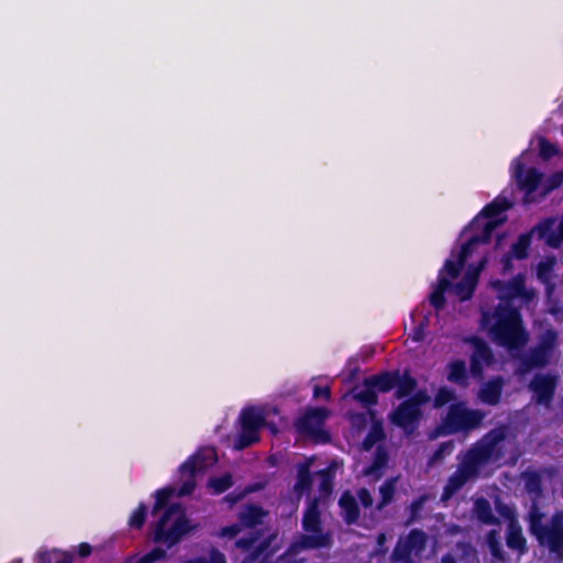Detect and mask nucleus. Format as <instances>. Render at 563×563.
<instances>
[{
  "label": "nucleus",
  "instance_id": "obj_52",
  "mask_svg": "<svg viewBox=\"0 0 563 563\" xmlns=\"http://www.w3.org/2000/svg\"><path fill=\"white\" fill-rule=\"evenodd\" d=\"M563 243V213L558 227V234H551L548 245L553 249H559Z\"/></svg>",
  "mask_w": 563,
  "mask_h": 563
},
{
  "label": "nucleus",
  "instance_id": "obj_42",
  "mask_svg": "<svg viewBox=\"0 0 563 563\" xmlns=\"http://www.w3.org/2000/svg\"><path fill=\"white\" fill-rule=\"evenodd\" d=\"M146 514L147 507L144 503H141L130 516L129 526L134 529H141L145 523Z\"/></svg>",
  "mask_w": 563,
  "mask_h": 563
},
{
  "label": "nucleus",
  "instance_id": "obj_35",
  "mask_svg": "<svg viewBox=\"0 0 563 563\" xmlns=\"http://www.w3.org/2000/svg\"><path fill=\"white\" fill-rule=\"evenodd\" d=\"M37 563H73V556L58 550L44 551L38 554Z\"/></svg>",
  "mask_w": 563,
  "mask_h": 563
},
{
  "label": "nucleus",
  "instance_id": "obj_40",
  "mask_svg": "<svg viewBox=\"0 0 563 563\" xmlns=\"http://www.w3.org/2000/svg\"><path fill=\"white\" fill-rule=\"evenodd\" d=\"M388 463V453L382 446H378L372 464L365 470V474H374L384 468Z\"/></svg>",
  "mask_w": 563,
  "mask_h": 563
},
{
  "label": "nucleus",
  "instance_id": "obj_10",
  "mask_svg": "<svg viewBox=\"0 0 563 563\" xmlns=\"http://www.w3.org/2000/svg\"><path fill=\"white\" fill-rule=\"evenodd\" d=\"M329 410L323 407H312L296 419L294 426L298 433L312 439L316 443H329L331 434L323 429Z\"/></svg>",
  "mask_w": 563,
  "mask_h": 563
},
{
  "label": "nucleus",
  "instance_id": "obj_29",
  "mask_svg": "<svg viewBox=\"0 0 563 563\" xmlns=\"http://www.w3.org/2000/svg\"><path fill=\"white\" fill-rule=\"evenodd\" d=\"M312 487V475L310 472V463H300L297 467L296 483L294 486L295 492L302 494L309 492Z\"/></svg>",
  "mask_w": 563,
  "mask_h": 563
},
{
  "label": "nucleus",
  "instance_id": "obj_4",
  "mask_svg": "<svg viewBox=\"0 0 563 563\" xmlns=\"http://www.w3.org/2000/svg\"><path fill=\"white\" fill-rule=\"evenodd\" d=\"M301 526L306 533L299 534L292 541L290 550L301 552L305 550H317L329 548L332 544V537L323 531L319 499L313 498L306 508Z\"/></svg>",
  "mask_w": 563,
  "mask_h": 563
},
{
  "label": "nucleus",
  "instance_id": "obj_45",
  "mask_svg": "<svg viewBox=\"0 0 563 563\" xmlns=\"http://www.w3.org/2000/svg\"><path fill=\"white\" fill-rule=\"evenodd\" d=\"M563 184V173L556 172L553 173L549 178L547 179L541 197H545L548 194H550L552 190L559 188Z\"/></svg>",
  "mask_w": 563,
  "mask_h": 563
},
{
  "label": "nucleus",
  "instance_id": "obj_17",
  "mask_svg": "<svg viewBox=\"0 0 563 563\" xmlns=\"http://www.w3.org/2000/svg\"><path fill=\"white\" fill-rule=\"evenodd\" d=\"M512 208V202L507 198L496 197L493 201L487 203L482 211L471 222L473 230L481 229L482 218L486 219L485 222L501 221L500 225L506 221V217L501 216L504 212Z\"/></svg>",
  "mask_w": 563,
  "mask_h": 563
},
{
  "label": "nucleus",
  "instance_id": "obj_46",
  "mask_svg": "<svg viewBox=\"0 0 563 563\" xmlns=\"http://www.w3.org/2000/svg\"><path fill=\"white\" fill-rule=\"evenodd\" d=\"M165 558H166V550H164L159 547H156V548L152 549L150 552L142 555L137 560V563H154L156 561L164 560Z\"/></svg>",
  "mask_w": 563,
  "mask_h": 563
},
{
  "label": "nucleus",
  "instance_id": "obj_60",
  "mask_svg": "<svg viewBox=\"0 0 563 563\" xmlns=\"http://www.w3.org/2000/svg\"><path fill=\"white\" fill-rule=\"evenodd\" d=\"M243 496H244V495H243V494H241V493H239V494L230 493V494H228V495L224 497V499H225V501H228L229 504L234 505V504H236L240 499H242V498H243Z\"/></svg>",
  "mask_w": 563,
  "mask_h": 563
},
{
  "label": "nucleus",
  "instance_id": "obj_9",
  "mask_svg": "<svg viewBox=\"0 0 563 563\" xmlns=\"http://www.w3.org/2000/svg\"><path fill=\"white\" fill-rule=\"evenodd\" d=\"M240 432L235 439L234 448L244 450L260 442V431L267 424L265 413L254 406L245 407L239 416Z\"/></svg>",
  "mask_w": 563,
  "mask_h": 563
},
{
  "label": "nucleus",
  "instance_id": "obj_49",
  "mask_svg": "<svg viewBox=\"0 0 563 563\" xmlns=\"http://www.w3.org/2000/svg\"><path fill=\"white\" fill-rule=\"evenodd\" d=\"M186 476H187V478L183 482V484L180 485V487L178 489V495L181 497L191 495L196 488V479H195L196 476H191V475H186Z\"/></svg>",
  "mask_w": 563,
  "mask_h": 563
},
{
  "label": "nucleus",
  "instance_id": "obj_56",
  "mask_svg": "<svg viewBox=\"0 0 563 563\" xmlns=\"http://www.w3.org/2000/svg\"><path fill=\"white\" fill-rule=\"evenodd\" d=\"M426 501H427V497L420 496L411 503L410 510H411L412 516H415L423 507Z\"/></svg>",
  "mask_w": 563,
  "mask_h": 563
},
{
  "label": "nucleus",
  "instance_id": "obj_33",
  "mask_svg": "<svg viewBox=\"0 0 563 563\" xmlns=\"http://www.w3.org/2000/svg\"><path fill=\"white\" fill-rule=\"evenodd\" d=\"M467 369L463 360H455L449 364L448 380L459 385L467 384Z\"/></svg>",
  "mask_w": 563,
  "mask_h": 563
},
{
  "label": "nucleus",
  "instance_id": "obj_24",
  "mask_svg": "<svg viewBox=\"0 0 563 563\" xmlns=\"http://www.w3.org/2000/svg\"><path fill=\"white\" fill-rule=\"evenodd\" d=\"M506 544L509 549L517 551L519 554H525L528 551L527 540L522 533V529L515 519H511L508 523Z\"/></svg>",
  "mask_w": 563,
  "mask_h": 563
},
{
  "label": "nucleus",
  "instance_id": "obj_39",
  "mask_svg": "<svg viewBox=\"0 0 563 563\" xmlns=\"http://www.w3.org/2000/svg\"><path fill=\"white\" fill-rule=\"evenodd\" d=\"M560 148L556 144L550 142L545 136L539 137V156L543 161H549L558 156Z\"/></svg>",
  "mask_w": 563,
  "mask_h": 563
},
{
  "label": "nucleus",
  "instance_id": "obj_23",
  "mask_svg": "<svg viewBox=\"0 0 563 563\" xmlns=\"http://www.w3.org/2000/svg\"><path fill=\"white\" fill-rule=\"evenodd\" d=\"M505 380L495 376L486 382L478 391V398L486 405L496 406L500 402Z\"/></svg>",
  "mask_w": 563,
  "mask_h": 563
},
{
  "label": "nucleus",
  "instance_id": "obj_59",
  "mask_svg": "<svg viewBox=\"0 0 563 563\" xmlns=\"http://www.w3.org/2000/svg\"><path fill=\"white\" fill-rule=\"evenodd\" d=\"M453 448V444L452 442H443L440 444L439 449L437 450V452L434 453V456L435 457H439L441 456L444 452L446 451H451Z\"/></svg>",
  "mask_w": 563,
  "mask_h": 563
},
{
  "label": "nucleus",
  "instance_id": "obj_57",
  "mask_svg": "<svg viewBox=\"0 0 563 563\" xmlns=\"http://www.w3.org/2000/svg\"><path fill=\"white\" fill-rule=\"evenodd\" d=\"M92 548L89 543L82 542L78 547V555L80 558H87L91 554Z\"/></svg>",
  "mask_w": 563,
  "mask_h": 563
},
{
  "label": "nucleus",
  "instance_id": "obj_21",
  "mask_svg": "<svg viewBox=\"0 0 563 563\" xmlns=\"http://www.w3.org/2000/svg\"><path fill=\"white\" fill-rule=\"evenodd\" d=\"M485 262L484 260L476 269H468L455 285L452 284L451 289L460 301H467L473 297L478 284L479 272L484 267Z\"/></svg>",
  "mask_w": 563,
  "mask_h": 563
},
{
  "label": "nucleus",
  "instance_id": "obj_12",
  "mask_svg": "<svg viewBox=\"0 0 563 563\" xmlns=\"http://www.w3.org/2000/svg\"><path fill=\"white\" fill-rule=\"evenodd\" d=\"M558 383L559 377L555 374H536L528 384V389L532 393L534 404L550 408L554 400Z\"/></svg>",
  "mask_w": 563,
  "mask_h": 563
},
{
  "label": "nucleus",
  "instance_id": "obj_1",
  "mask_svg": "<svg viewBox=\"0 0 563 563\" xmlns=\"http://www.w3.org/2000/svg\"><path fill=\"white\" fill-rule=\"evenodd\" d=\"M173 494L174 489L172 487L157 489L155 493V504L152 509L153 515L164 509L155 525L153 541L166 544L168 549L177 545L184 537L195 530L180 504L168 505Z\"/></svg>",
  "mask_w": 563,
  "mask_h": 563
},
{
  "label": "nucleus",
  "instance_id": "obj_3",
  "mask_svg": "<svg viewBox=\"0 0 563 563\" xmlns=\"http://www.w3.org/2000/svg\"><path fill=\"white\" fill-rule=\"evenodd\" d=\"M266 511L258 505L247 504L238 514V518L243 528L252 529L246 537L235 541V547L247 553L245 561L254 562L261 556L267 558L275 553L272 549V542L276 534L263 537V530L256 529L262 523Z\"/></svg>",
  "mask_w": 563,
  "mask_h": 563
},
{
  "label": "nucleus",
  "instance_id": "obj_43",
  "mask_svg": "<svg viewBox=\"0 0 563 563\" xmlns=\"http://www.w3.org/2000/svg\"><path fill=\"white\" fill-rule=\"evenodd\" d=\"M185 563H227L225 555L218 549H211L209 559L205 556H197L187 560Z\"/></svg>",
  "mask_w": 563,
  "mask_h": 563
},
{
  "label": "nucleus",
  "instance_id": "obj_31",
  "mask_svg": "<svg viewBox=\"0 0 563 563\" xmlns=\"http://www.w3.org/2000/svg\"><path fill=\"white\" fill-rule=\"evenodd\" d=\"M532 242V232H526L518 236L517 241L511 245L509 253L516 260H525L529 255V250Z\"/></svg>",
  "mask_w": 563,
  "mask_h": 563
},
{
  "label": "nucleus",
  "instance_id": "obj_36",
  "mask_svg": "<svg viewBox=\"0 0 563 563\" xmlns=\"http://www.w3.org/2000/svg\"><path fill=\"white\" fill-rule=\"evenodd\" d=\"M486 542L489 548L490 554L499 561H505V553L497 530H490L487 533Z\"/></svg>",
  "mask_w": 563,
  "mask_h": 563
},
{
  "label": "nucleus",
  "instance_id": "obj_61",
  "mask_svg": "<svg viewBox=\"0 0 563 563\" xmlns=\"http://www.w3.org/2000/svg\"><path fill=\"white\" fill-rule=\"evenodd\" d=\"M423 339V324L421 323L413 330L412 340L419 342Z\"/></svg>",
  "mask_w": 563,
  "mask_h": 563
},
{
  "label": "nucleus",
  "instance_id": "obj_47",
  "mask_svg": "<svg viewBox=\"0 0 563 563\" xmlns=\"http://www.w3.org/2000/svg\"><path fill=\"white\" fill-rule=\"evenodd\" d=\"M407 400L418 409H422V407L430 401V396L426 389H419L413 391L412 395L407 398Z\"/></svg>",
  "mask_w": 563,
  "mask_h": 563
},
{
  "label": "nucleus",
  "instance_id": "obj_37",
  "mask_svg": "<svg viewBox=\"0 0 563 563\" xmlns=\"http://www.w3.org/2000/svg\"><path fill=\"white\" fill-rule=\"evenodd\" d=\"M208 486L213 489L216 495L223 494L233 486V478L230 473H225L218 477H211L208 482Z\"/></svg>",
  "mask_w": 563,
  "mask_h": 563
},
{
  "label": "nucleus",
  "instance_id": "obj_50",
  "mask_svg": "<svg viewBox=\"0 0 563 563\" xmlns=\"http://www.w3.org/2000/svg\"><path fill=\"white\" fill-rule=\"evenodd\" d=\"M243 529V526L240 523V521H238L236 523L221 528L219 536L233 539L240 534Z\"/></svg>",
  "mask_w": 563,
  "mask_h": 563
},
{
  "label": "nucleus",
  "instance_id": "obj_34",
  "mask_svg": "<svg viewBox=\"0 0 563 563\" xmlns=\"http://www.w3.org/2000/svg\"><path fill=\"white\" fill-rule=\"evenodd\" d=\"M404 539L412 548L416 554H420L424 551L428 542L427 533L418 528L411 529Z\"/></svg>",
  "mask_w": 563,
  "mask_h": 563
},
{
  "label": "nucleus",
  "instance_id": "obj_30",
  "mask_svg": "<svg viewBox=\"0 0 563 563\" xmlns=\"http://www.w3.org/2000/svg\"><path fill=\"white\" fill-rule=\"evenodd\" d=\"M397 481L398 477H390L387 478L379 486L380 500L377 503L375 507L377 511H382L386 506H388L394 500Z\"/></svg>",
  "mask_w": 563,
  "mask_h": 563
},
{
  "label": "nucleus",
  "instance_id": "obj_28",
  "mask_svg": "<svg viewBox=\"0 0 563 563\" xmlns=\"http://www.w3.org/2000/svg\"><path fill=\"white\" fill-rule=\"evenodd\" d=\"M417 379L410 375L408 371H405L404 374H400V371L398 369V383L395 387V397L396 399H407L412 395V393L417 388Z\"/></svg>",
  "mask_w": 563,
  "mask_h": 563
},
{
  "label": "nucleus",
  "instance_id": "obj_51",
  "mask_svg": "<svg viewBox=\"0 0 563 563\" xmlns=\"http://www.w3.org/2000/svg\"><path fill=\"white\" fill-rule=\"evenodd\" d=\"M320 476H321L320 490L322 493L330 494L333 488L332 476L330 474V471L329 470L320 471Z\"/></svg>",
  "mask_w": 563,
  "mask_h": 563
},
{
  "label": "nucleus",
  "instance_id": "obj_20",
  "mask_svg": "<svg viewBox=\"0 0 563 563\" xmlns=\"http://www.w3.org/2000/svg\"><path fill=\"white\" fill-rule=\"evenodd\" d=\"M500 222L501 221L484 222L481 232L472 235L467 241H465L462 244L457 257L465 263L466 260L473 253L474 247L476 245L489 243L492 240L493 232L500 225Z\"/></svg>",
  "mask_w": 563,
  "mask_h": 563
},
{
  "label": "nucleus",
  "instance_id": "obj_44",
  "mask_svg": "<svg viewBox=\"0 0 563 563\" xmlns=\"http://www.w3.org/2000/svg\"><path fill=\"white\" fill-rule=\"evenodd\" d=\"M464 264L465 263L459 257L456 261L446 260L440 273L442 276H444L443 273L445 272L451 278H456L460 275Z\"/></svg>",
  "mask_w": 563,
  "mask_h": 563
},
{
  "label": "nucleus",
  "instance_id": "obj_11",
  "mask_svg": "<svg viewBox=\"0 0 563 563\" xmlns=\"http://www.w3.org/2000/svg\"><path fill=\"white\" fill-rule=\"evenodd\" d=\"M422 418L423 410L418 409L407 399H404L388 415L390 423L401 429L408 437L412 435L418 430Z\"/></svg>",
  "mask_w": 563,
  "mask_h": 563
},
{
  "label": "nucleus",
  "instance_id": "obj_14",
  "mask_svg": "<svg viewBox=\"0 0 563 563\" xmlns=\"http://www.w3.org/2000/svg\"><path fill=\"white\" fill-rule=\"evenodd\" d=\"M501 301L499 305H511L516 298H530L526 289V276L521 273L515 275L510 280L496 279L492 283Z\"/></svg>",
  "mask_w": 563,
  "mask_h": 563
},
{
  "label": "nucleus",
  "instance_id": "obj_15",
  "mask_svg": "<svg viewBox=\"0 0 563 563\" xmlns=\"http://www.w3.org/2000/svg\"><path fill=\"white\" fill-rule=\"evenodd\" d=\"M503 434L499 433L488 441L477 443L467 451L462 462L470 465L472 470L478 475L481 466L492 460L495 448L497 443L503 440Z\"/></svg>",
  "mask_w": 563,
  "mask_h": 563
},
{
  "label": "nucleus",
  "instance_id": "obj_8",
  "mask_svg": "<svg viewBox=\"0 0 563 563\" xmlns=\"http://www.w3.org/2000/svg\"><path fill=\"white\" fill-rule=\"evenodd\" d=\"M398 383V369L383 371L363 379V388L354 387L351 391L353 399L364 408L378 404V394H387L395 389Z\"/></svg>",
  "mask_w": 563,
  "mask_h": 563
},
{
  "label": "nucleus",
  "instance_id": "obj_62",
  "mask_svg": "<svg viewBox=\"0 0 563 563\" xmlns=\"http://www.w3.org/2000/svg\"><path fill=\"white\" fill-rule=\"evenodd\" d=\"M441 563H457L456 559L451 553H445L441 558Z\"/></svg>",
  "mask_w": 563,
  "mask_h": 563
},
{
  "label": "nucleus",
  "instance_id": "obj_2",
  "mask_svg": "<svg viewBox=\"0 0 563 563\" xmlns=\"http://www.w3.org/2000/svg\"><path fill=\"white\" fill-rule=\"evenodd\" d=\"M484 327L489 325V333L494 342L508 351H520L529 342V332L525 327L519 308L511 305H497L489 313L482 314Z\"/></svg>",
  "mask_w": 563,
  "mask_h": 563
},
{
  "label": "nucleus",
  "instance_id": "obj_48",
  "mask_svg": "<svg viewBox=\"0 0 563 563\" xmlns=\"http://www.w3.org/2000/svg\"><path fill=\"white\" fill-rule=\"evenodd\" d=\"M366 409H367V412H353L350 415V422L354 428L361 430L367 426L368 417H369V409H373V407H369Z\"/></svg>",
  "mask_w": 563,
  "mask_h": 563
},
{
  "label": "nucleus",
  "instance_id": "obj_6",
  "mask_svg": "<svg viewBox=\"0 0 563 563\" xmlns=\"http://www.w3.org/2000/svg\"><path fill=\"white\" fill-rule=\"evenodd\" d=\"M485 418L479 409H470L464 401L453 402L449 406L446 415L442 418L437 432L440 435H452L460 432L468 433L478 429Z\"/></svg>",
  "mask_w": 563,
  "mask_h": 563
},
{
  "label": "nucleus",
  "instance_id": "obj_32",
  "mask_svg": "<svg viewBox=\"0 0 563 563\" xmlns=\"http://www.w3.org/2000/svg\"><path fill=\"white\" fill-rule=\"evenodd\" d=\"M412 553H415L412 548L404 538H400L393 550L390 559L394 563H415Z\"/></svg>",
  "mask_w": 563,
  "mask_h": 563
},
{
  "label": "nucleus",
  "instance_id": "obj_27",
  "mask_svg": "<svg viewBox=\"0 0 563 563\" xmlns=\"http://www.w3.org/2000/svg\"><path fill=\"white\" fill-rule=\"evenodd\" d=\"M474 514L476 519L484 525H499L500 520L494 515L490 503L479 497L474 501Z\"/></svg>",
  "mask_w": 563,
  "mask_h": 563
},
{
  "label": "nucleus",
  "instance_id": "obj_26",
  "mask_svg": "<svg viewBox=\"0 0 563 563\" xmlns=\"http://www.w3.org/2000/svg\"><path fill=\"white\" fill-rule=\"evenodd\" d=\"M452 288V282L445 277L442 276L441 273H439L438 276V284L434 286L433 290L431 291L429 296L430 305L435 310H442L445 306V292L448 290H451Z\"/></svg>",
  "mask_w": 563,
  "mask_h": 563
},
{
  "label": "nucleus",
  "instance_id": "obj_5",
  "mask_svg": "<svg viewBox=\"0 0 563 563\" xmlns=\"http://www.w3.org/2000/svg\"><path fill=\"white\" fill-rule=\"evenodd\" d=\"M544 515L536 507L529 512V531L539 547L548 549L558 559L563 558V511H556L548 525Z\"/></svg>",
  "mask_w": 563,
  "mask_h": 563
},
{
  "label": "nucleus",
  "instance_id": "obj_16",
  "mask_svg": "<svg viewBox=\"0 0 563 563\" xmlns=\"http://www.w3.org/2000/svg\"><path fill=\"white\" fill-rule=\"evenodd\" d=\"M473 353L470 358V371L474 378H482L484 367L490 366L495 362L494 353L490 346L481 338L473 336Z\"/></svg>",
  "mask_w": 563,
  "mask_h": 563
},
{
  "label": "nucleus",
  "instance_id": "obj_63",
  "mask_svg": "<svg viewBox=\"0 0 563 563\" xmlns=\"http://www.w3.org/2000/svg\"><path fill=\"white\" fill-rule=\"evenodd\" d=\"M386 541V536L385 533H379L378 537H377V544L378 545H383Z\"/></svg>",
  "mask_w": 563,
  "mask_h": 563
},
{
  "label": "nucleus",
  "instance_id": "obj_38",
  "mask_svg": "<svg viewBox=\"0 0 563 563\" xmlns=\"http://www.w3.org/2000/svg\"><path fill=\"white\" fill-rule=\"evenodd\" d=\"M555 223V219L552 217L545 218L538 222L537 225L533 227V229L530 231L532 234L536 232L538 233L539 238L544 240L548 244L549 238L551 234H558V231L553 230Z\"/></svg>",
  "mask_w": 563,
  "mask_h": 563
},
{
  "label": "nucleus",
  "instance_id": "obj_55",
  "mask_svg": "<svg viewBox=\"0 0 563 563\" xmlns=\"http://www.w3.org/2000/svg\"><path fill=\"white\" fill-rule=\"evenodd\" d=\"M313 398H323L324 400L329 401L331 398V388L330 386H320L316 385L313 387Z\"/></svg>",
  "mask_w": 563,
  "mask_h": 563
},
{
  "label": "nucleus",
  "instance_id": "obj_7",
  "mask_svg": "<svg viewBox=\"0 0 563 563\" xmlns=\"http://www.w3.org/2000/svg\"><path fill=\"white\" fill-rule=\"evenodd\" d=\"M559 346V332L550 327L541 332L534 346L519 357L517 372L521 375L550 365Z\"/></svg>",
  "mask_w": 563,
  "mask_h": 563
},
{
  "label": "nucleus",
  "instance_id": "obj_53",
  "mask_svg": "<svg viewBox=\"0 0 563 563\" xmlns=\"http://www.w3.org/2000/svg\"><path fill=\"white\" fill-rule=\"evenodd\" d=\"M357 498L364 508H369L374 501L371 492L365 487L357 490Z\"/></svg>",
  "mask_w": 563,
  "mask_h": 563
},
{
  "label": "nucleus",
  "instance_id": "obj_58",
  "mask_svg": "<svg viewBox=\"0 0 563 563\" xmlns=\"http://www.w3.org/2000/svg\"><path fill=\"white\" fill-rule=\"evenodd\" d=\"M515 256H512L509 252L505 254L501 258L504 271H509L512 268V260Z\"/></svg>",
  "mask_w": 563,
  "mask_h": 563
},
{
  "label": "nucleus",
  "instance_id": "obj_13",
  "mask_svg": "<svg viewBox=\"0 0 563 563\" xmlns=\"http://www.w3.org/2000/svg\"><path fill=\"white\" fill-rule=\"evenodd\" d=\"M514 177L518 188L525 192L523 203L530 205L536 202L533 194L537 191L543 179V173L536 167L526 168L525 164L519 159L515 163Z\"/></svg>",
  "mask_w": 563,
  "mask_h": 563
},
{
  "label": "nucleus",
  "instance_id": "obj_25",
  "mask_svg": "<svg viewBox=\"0 0 563 563\" xmlns=\"http://www.w3.org/2000/svg\"><path fill=\"white\" fill-rule=\"evenodd\" d=\"M369 418L372 426L362 442V446L365 451H369L376 443L384 441L386 438L383 421L376 418V411L374 409H369Z\"/></svg>",
  "mask_w": 563,
  "mask_h": 563
},
{
  "label": "nucleus",
  "instance_id": "obj_22",
  "mask_svg": "<svg viewBox=\"0 0 563 563\" xmlns=\"http://www.w3.org/2000/svg\"><path fill=\"white\" fill-rule=\"evenodd\" d=\"M338 504L343 521L349 526L356 525L361 516V510L355 496L350 490H344Z\"/></svg>",
  "mask_w": 563,
  "mask_h": 563
},
{
  "label": "nucleus",
  "instance_id": "obj_18",
  "mask_svg": "<svg viewBox=\"0 0 563 563\" xmlns=\"http://www.w3.org/2000/svg\"><path fill=\"white\" fill-rule=\"evenodd\" d=\"M217 462V456L213 451L198 450L191 454L185 462H183L178 472L181 476L191 475L196 476L200 472H205L210 465Z\"/></svg>",
  "mask_w": 563,
  "mask_h": 563
},
{
  "label": "nucleus",
  "instance_id": "obj_64",
  "mask_svg": "<svg viewBox=\"0 0 563 563\" xmlns=\"http://www.w3.org/2000/svg\"><path fill=\"white\" fill-rule=\"evenodd\" d=\"M265 427H268L273 433L277 432V428H276V426L274 423H268L267 422V424Z\"/></svg>",
  "mask_w": 563,
  "mask_h": 563
},
{
  "label": "nucleus",
  "instance_id": "obj_54",
  "mask_svg": "<svg viewBox=\"0 0 563 563\" xmlns=\"http://www.w3.org/2000/svg\"><path fill=\"white\" fill-rule=\"evenodd\" d=\"M529 492H539L541 489V479L537 473H531L526 482Z\"/></svg>",
  "mask_w": 563,
  "mask_h": 563
},
{
  "label": "nucleus",
  "instance_id": "obj_41",
  "mask_svg": "<svg viewBox=\"0 0 563 563\" xmlns=\"http://www.w3.org/2000/svg\"><path fill=\"white\" fill-rule=\"evenodd\" d=\"M455 399V391L446 386H442L435 393L433 399V407L435 409L442 408Z\"/></svg>",
  "mask_w": 563,
  "mask_h": 563
},
{
  "label": "nucleus",
  "instance_id": "obj_19",
  "mask_svg": "<svg viewBox=\"0 0 563 563\" xmlns=\"http://www.w3.org/2000/svg\"><path fill=\"white\" fill-rule=\"evenodd\" d=\"M477 476L470 465L461 462L457 470L448 478L443 487L441 500L446 501L451 499L468 481Z\"/></svg>",
  "mask_w": 563,
  "mask_h": 563
}]
</instances>
